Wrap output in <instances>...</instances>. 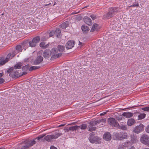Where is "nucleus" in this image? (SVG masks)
Segmentation results:
<instances>
[{
    "label": "nucleus",
    "mask_w": 149,
    "mask_h": 149,
    "mask_svg": "<svg viewBox=\"0 0 149 149\" xmlns=\"http://www.w3.org/2000/svg\"><path fill=\"white\" fill-rule=\"evenodd\" d=\"M105 120L104 119H100L98 120H93L90 121L89 123V125L88 126V131L92 132L95 130L96 129V127L94 126L95 125H97V123H102V122L103 123H104Z\"/></svg>",
    "instance_id": "f257e3e1"
},
{
    "label": "nucleus",
    "mask_w": 149,
    "mask_h": 149,
    "mask_svg": "<svg viewBox=\"0 0 149 149\" xmlns=\"http://www.w3.org/2000/svg\"><path fill=\"white\" fill-rule=\"evenodd\" d=\"M62 135L61 133L56 132L55 134L53 135H47L45 137L44 139L48 141H50L52 139H56Z\"/></svg>",
    "instance_id": "f03ea898"
},
{
    "label": "nucleus",
    "mask_w": 149,
    "mask_h": 149,
    "mask_svg": "<svg viewBox=\"0 0 149 149\" xmlns=\"http://www.w3.org/2000/svg\"><path fill=\"white\" fill-rule=\"evenodd\" d=\"M116 138L118 140H123L127 139V133L123 132L116 133L115 134Z\"/></svg>",
    "instance_id": "7ed1b4c3"
},
{
    "label": "nucleus",
    "mask_w": 149,
    "mask_h": 149,
    "mask_svg": "<svg viewBox=\"0 0 149 149\" xmlns=\"http://www.w3.org/2000/svg\"><path fill=\"white\" fill-rule=\"evenodd\" d=\"M141 142L143 144L149 146V136L146 134L143 135L140 138Z\"/></svg>",
    "instance_id": "20e7f679"
},
{
    "label": "nucleus",
    "mask_w": 149,
    "mask_h": 149,
    "mask_svg": "<svg viewBox=\"0 0 149 149\" xmlns=\"http://www.w3.org/2000/svg\"><path fill=\"white\" fill-rule=\"evenodd\" d=\"M50 52L51 55H52V57L54 58H58L62 55L61 54L58 53V49L56 48H52L50 51Z\"/></svg>",
    "instance_id": "39448f33"
},
{
    "label": "nucleus",
    "mask_w": 149,
    "mask_h": 149,
    "mask_svg": "<svg viewBox=\"0 0 149 149\" xmlns=\"http://www.w3.org/2000/svg\"><path fill=\"white\" fill-rule=\"evenodd\" d=\"M40 38L39 36H37L34 38L29 42V45L30 47H35L37 44L39 42Z\"/></svg>",
    "instance_id": "423d86ee"
},
{
    "label": "nucleus",
    "mask_w": 149,
    "mask_h": 149,
    "mask_svg": "<svg viewBox=\"0 0 149 149\" xmlns=\"http://www.w3.org/2000/svg\"><path fill=\"white\" fill-rule=\"evenodd\" d=\"M108 122L109 124L115 127H117L118 123L117 121L113 118H110L108 119Z\"/></svg>",
    "instance_id": "0eeeda50"
},
{
    "label": "nucleus",
    "mask_w": 149,
    "mask_h": 149,
    "mask_svg": "<svg viewBox=\"0 0 149 149\" xmlns=\"http://www.w3.org/2000/svg\"><path fill=\"white\" fill-rule=\"evenodd\" d=\"M9 76L13 78H15L19 77L21 75L16 69H14L9 74Z\"/></svg>",
    "instance_id": "6e6552de"
},
{
    "label": "nucleus",
    "mask_w": 149,
    "mask_h": 149,
    "mask_svg": "<svg viewBox=\"0 0 149 149\" xmlns=\"http://www.w3.org/2000/svg\"><path fill=\"white\" fill-rule=\"evenodd\" d=\"M108 11L113 16L117 13L118 11V8L115 7L109 8Z\"/></svg>",
    "instance_id": "1a4fd4ad"
},
{
    "label": "nucleus",
    "mask_w": 149,
    "mask_h": 149,
    "mask_svg": "<svg viewBox=\"0 0 149 149\" xmlns=\"http://www.w3.org/2000/svg\"><path fill=\"white\" fill-rule=\"evenodd\" d=\"M74 42L73 40L68 41L66 45V47L68 49H71L74 47Z\"/></svg>",
    "instance_id": "9d476101"
},
{
    "label": "nucleus",
    "mask_w": 149,
    "mask_h": 149,
    "mask_svg": "<svg viewBox=\"0 0 149 149\" xmlns=\"http://www.w3.org/2000/svg\"><path fill=\"white\" fill-rule=\"evenodd\" d=\"M143 129V127L142 125L140 124L139 126H136L134 130V132L136 133H138L142 131Z\"/></svg>",
    "instance_id": "9b49d317"
},
{
    "label": "nucleus",
    "mask_w": 149,
    "mask_h": 149,
    "mask_svg": "<svg viewBox=\"0 0 149 149\" xmlns=\"http://www.w3.org/2000/svg\"><path fill=\"white\" fill-rule=\"evenodd\" d=\"M51 55L50 51L49 49H46L44 51L42 55L45 58H48L50 57Z\"/></svg>",
    "instance_id": "f8f14e48"
},
{
    "label": "nucleus",
    "mask_w": 149,
    "mask_h": 149,
    "mask_svg": "<svg viewBox=\"0 0 149 149\" xmlns=\"http://www.w3.org/2000/svg\"><path fill=\"white\" fill-rule=\"evenodd\" d=\"M103 138L106 141H109L111 140V136L110 133L107 132L103 135Z\"/></svg>",
    "instance_id": "ddd939ff"
},
{
    "label": "nucleus",
    "mask_w": 149,
    "mask_h": 149,
    "mask_svg": "<svg viewBox=\"0 0 149 149\" xmlns=\"http://www.w3.org/2000/svg\"><path fill=\"white\" fill-rule=\"evenodd\" d=\"M132 144L135 143L138 141V138L136 136L131 135V140L130 141Z\"/></svg>",
    "instance_id": "4468645a"
},
{
    "label": "nucleus",
    "mask_w": 149,
    "mask_h": 149,
    "mask_svg": "<svg viewBox=\"0 0 149 149\" xmlns=\"http://www.w3.org/2000/svg\"><path fill=\"white\" fill-rule=\"evenodd\" d=\"M89 141L92 143H94L97 142V138L93 134H91L89 138Z\"/></svg>",
    "instance_id": "2eb2a0df"
},
{
    "label": "nucleus",
    "mask_w": 149,
    "mask_h": 149,
    "mask_svg": "<svg viewBox=\"0 0 149 149\" xmlns=\"http://www.w3.org/2000/svg\"><path fill=\"white\" fill-rule=\"evenodd\" d=\"M43 60V58L42 56H38L34 62V63L35 65L38 64L40 63Z\"/></svg>",
    "instance_id": "dca6fc26"
},
{
    "label": "nucleus",
    "mask_w": 149,
    "mask_h": 149,
    "mask_svg": "<svg viewBox=\"0 0 149 149\" xmlns=\"http://www.w3.org/2000/svg\"><path fill=\"white\" fill-rule=\"evenodd\" d=\"M119 129L122 130H126L128 129V126L126 125H123L122 124H119L118 127Z\"/></svg>",
    "instance_id": "f3484780"
},
{
    "label": "nucleus",
    "mask_w": 149,
    "mask_h": 149,
    "mask_svg": "<svg viewBox=\"0 0 149 149\" xmlns=\"http://www.w3.org/2000/svg\"><path fill=\"white\" fill-rule=\"evenodd\" d=\"M84 22L87 24L89 25L91 24V20L90 18L88 17H85L84 18Z\"/></svg>",
    "instance_id": "a211bd4d"
},
{
    "label": "nucleus",
    "mask_w": 149,
    "mask_h": 149,
    "mask_svg": "<svg viewBox=\"0 0 149 149\" xmlns=\"http://www.w3.org/2000/svg\"><path fill=\"white\" fill-rule=\"evenodd\" d=\"M99 29L98 25L97 24H94L91 30V32H93L94 31H97Z\"/></svg>",
    "instance_id": "6ab92c4d"
},
{
    "label": "nucleus",
    "mask_w": 149,
    "mask_h": 149,
    "mask_svg": "<svg viewBox=\"0 0 149 149\" xmlns=\"http://www.w3.org/2000/svg\"><path fill=\"white\" fill-rule=\"evenodd\" d=\"M122 115L127 118H129L133 116V113L130 112H124L123 113Z\"/></svg>",
    "instance_id": "aec40b11"
},
{
    "label": "nucleus",
    "mask_w": 149,
    "mask_h": 149,
    "mask_svg": "<svg viewBox=\"0 0 149 149\" xmlns=\"http://www.w3.org/2000/svg\"><path fill=\"white\" fill-rule=\"evenodd\" d=\"M15 56V54H11L10 53H9L7 55L6 58H5V61L7 62L10 59H11Z\"/></svg>",
    "instance_id": "412c9836"
},
{
    "label": "nucleus",
    "mask_w": 149,
    "mask_h": 149,
    "mask_svg": "<svg viewBox=\"0 0 149 149\" xmlns=\"http://www.w3.org/2000/svg\"><path fill=\"white\" fill-rule=\"evenodd\" d=\"M135 123V120L132 118H130L128 119L127 122V124L128 126H131Z\"/></svg>",
    "instance_id": "4be33fe9"
},
{
    "label": "nucleus",
    "mask_w": 149,
    "mask_h": 149,
    "mask_svg": "<svg viewBox=\"0 0 149 149\" xmlns=\"http://www.w3.org/2000/svg\"><path fill=\"white\" fill-rule=\"evenodd\" d=\"M132 145L130 141H127L123 143V146L125 147H128Z\"/></svg>",
    "instance_id": "5701e85b"
},
{
    "label": "nucleus",
    "mask_w": 149,
    "mask_h": 149,
    "mask_svg": "<svg viewBox=\"0 0 149 149\" xmlns=\"http://www.w3.org/2000/svg\"><path fill=\"white\" fill-rule=\"evenodd\" d=\"M49 45L48 44H46L44 42H42L40 44V46L42 49H45L47 48Z\"/></svg>",
    "instance_id": "b1692460"
},
{
    "label": "nucleus",
    "mask_w": 149,
    "mask_h": 149,
    "mask_svg": "<svg viewBox=\"0 0 149 149\" xmlns=\"http://www.w3.org/2000/svg\"><path fill=\"white\" fill-rule=\"evenodd\" d=\"M69 24V22L68 21H66L61 25V27L63 29H65L68 26Z\"/></svg>",
    "instance_id": "393cba45"
},
{
    "label": "nucleus",
    "mask_w": 149,
    "mask_h": 149,
    "mask_svg": "<svg viewBox=\"0 0 149 149\" xmlns=\"http://www.w3.org/2000/svg\"><path fill=\"white\" fill-rule=\"evenodd\" d=\"M81 29L83 31V32L84 33H86L87 31H88L89 29L88 27L85 25H82L81 26Z\"/></svg>",
    "instance_id": "a878e982"
},
{
    "label": "nucleus",
    "mask_w": 149,
    "mask_h": 149,
    "mask_svg": "<svg viewBox=\"0 0 149 149\" xmlns=\"http://www.w3.org/2000/svg\"><path fill=\"white\" fill-rule=\"evenodd\" d=\"M112 17L111 14L109 11L108 13L104 14L103 16V18L104 19L110 18Z\"/></svg>",
    "instance_id": "bb28decb"
},
{
    "label": "nucleus",
    "mask_w": 149,
    "mask_h": 149,
    "mask_svg": "<svg viewBox=\"0 0 149 149\" xmlns=\"http://www.w3.org/2000/svg\"><path fill=\"white\" fill-rule=\"evenodd\" d=\"M59 52H62L65 49L64 46L59 45L57 46V48Z\"/></svg>",
    "instance_id": "cd10ccee"
},
{
    "label": "nucleus",
    "mask_w": 149,
    "mask_h": 149,
    "mask_svg": "<svg viewBox=\"0 0 149 149\" xmlns=\"http://www.w3.org/2000/svg\"><path fill=\"white\" fill-rule=\"evenodd\" d=\"M61 31L58 29H56L55 32V34L56 35V36L59 38L60 36Z\"/></svg>",
    "instance_id": "c85d7f7f"
},
{
    "label": "nucleus",
    "mask_w": 149,
    "mask_h": 149,
    "mask_svg": "<svg viewBox=\"0 0 149 149\" xmlns=\"http://www.w3.org/2000/svg\"><path fill=\"white\" fill-rule=\"evenodd\" d=\"M22 64L21 63H18L16 64L13 68L14 69H20L22 68Z\"/></svg>",
    "instance_id": "c756f323"
},
{
    "label": "nucleus",
    "mask_w": 149,
    "mask_h": 149,
    "mask_svg": "<svg viewBox=\"0 0 149 149\" xmlns=\"http://www.w3.org/2000/svg\"><path fill=\"white\" fill-rule=\"evenodd\" d=\"M5 58L3 57L0 58V65H3L6 63Z\"/></svg>",
    "instance_id": "7c9ffc66"
},
{
    "label": "nucleus",
    "mask_w": 149,
    "mask_h": 149,
    "mask_svg": "<svg viewBox=\"0 0 149 149\" xmlns=\"http://www.w3.org/2000/svg\"><path fill=\"white\" fill-rule=\"evenodd\" d=\"M78 129H81V130H85L87 127V125L86 124H82L80 126H78Z\"/></svg>",
    "instance_id": "2f4dec72"
},
{
    "label": "nucleus",
    "mask_w": 149,
    "mask_h": 149,
    "mask_svg": "<svg viewBox=\"0 0 149 149\" xmlns=\"http://www.w3.org/2000/svg\"><path fill=\"white\" fill-rule=\"evenodd\" d=\"M55 34V32L54 31H51L49 33H47L46 34V35L49 36V37L46 38V39L48 38H49L51 37Z\"/></svg>",
    "instance_id": "473e14b6"
},
{
    "label": "nucleus",
    "mask_w": 149,
    "mask_h": 149,
    "mask_svg": "<svg viewBox=\"0 0 149 149\" xmlns=\"http://www.w3.org/2000/svg\"><path fill=\"white\" fill-rule=\"evenodd\" d=\"M78 129V126L75 125L71 127H69V130L74 131Z\"/></svg>",
    "instance_id": "72a5a7b5"
},
{
    "label": "nucleus",
    "mask_w": 149,
    "mask_h": 149,
    "mask_svg": "<svg viewBox=\"0 0 149 149\" xmlns=\"http://www.w3.org/2000/svg\"><path fill=\"white\" fill-rule=\"evenodd\" d=\"M146 114L145 113H141L138 116L139 119H142L144 118L146 116Z\"/></svg>",
    "instance_id": "f704fd0d"
},
{
    "label": "nucleus",
    "mask_w": 149,
    "mask_h": 149,
    "mask_svg": "<svg viewBox=\"0 0 149 149\" xmlns=\"http://www.w3.org/2000/svg\"><path fill=\"white\" fill-rule=\"evenodd\" d=\"M40 68V66H32L30 68L29 70L30 71H32L33 70H35L37 69H38Z\"/></svg>",
    "instance_id": "c9c22d12"
},
{
    "label": "nucleus",
    "mask_w": 149,
    "mask_h": 149,
    "mask_svg": "<svg viewBox=\"0 0 149 149\" xmlns=\"http://www.w3.org/2000/svg\"><path fill=\"white\" fill-rule=\"evenodd\" d=\"M29 66L28 65H26L25 66L23 67L22 69L23 71H26L29 69Z\"/></svg>",
    "instance_id": "e433bc0d"
},
{
    "label": "nucleus",
    "mask_w": 149,
    "mask_h": 149,
    "mask_svg": "<svg viewBox=\"0 0 149 149\" xmlns=\"http://www.w3.org/2000/svg\"><path fill=\"white\" fill-rule=\"evenodd\" d=\"M3 74L0 73V84H2L4 82V79L1 77Z\"/></svg>",
    "instance_id": "4c0bfd02"
},
{
    "label": "nucleus",
    "mask_w": 149,
    "mask_h": 149,
    "mask_svg": "<svg viewBox=\"0 0 149 149\" xmlns=\"http://www.w3.org/2000/svg\"><path fill=\"white\" fill-rule=\"evenodd\" d=\"M16 49L18 51V52L22 51L21 47L20 45H18L16 47Z\"/></svg>",
    "instance_id": "58836bf2"
},
{
    "label": "nucleus",
    "mask_w": 149,
    "mask_h": 149,
    "mask_svg": "<svg viewBox=\"0 0 149 149\" xmlns=\"http://www.w3.org/2000/svg\"><path fill=\"white\" fill-rule=\"evenodd\" d=\"M45 134H43L39 136L38 137L36 138V139H37L38 140H39L41 139L42 138L44 137L45 136Z\"/></svg>",
    "instance_id": "ea45409f"
},
{
    "label": "nucleus",
    "mask_w": 149,
    "mask_h": 149,
    "mask_svg": "<svg viewBox=\"0 0 149 149\" xmlns=\"http://www.w3.org/2000/svg\"><path fill=\"white\" fill-rule=\"evenodd\" d=\"M14 68L13 67H11L9 69H8L7 71V73L9 74L12 71H13L14 70Z\"/></svg>",
    "instance_id": "a19ab883"
},
{
    "label": "nucleus",
    "mask_w": 149,
    "mask_h": 149,
    "mask_svg": "<svg viewBox=\"0 0 149 149\" xmlns=\"http://www.w3.org/2000/svg\"><path fill=\"white\" fill-rule=\"evenodd\" d=\"M141 109L144 111H149V107H146L143 108Z\"/></svg>",
    "instance_id": "79ce46f5"
},
{
    "label": "nucleus",
    "mask_w": 149,
    "mask_h": 149,
    "mask_svg": "<svg viewBox=\"0 0 149 149\" xmlns=\"http://www.w3.org/2000/svg\"><path fill=\"white\" fill-rule=\"evenodd\" d=\"M103 119L104 120H105V121H104V123H103V122H102V124L103 125H102V123H97V125L98 124H99V125L98 126H99V127H102L104 125V124H105V123L106 121V120L104 119Z\"/></svg>",
    "instance_id": "37998d69"
},
{
    "label": "nucleus",
    "mask_w": 149,
    "mask_h": 149,
    "mask_svg": "<svg viewBox=\"0 0 149 149\" xmlns=\"http://www.w3.org/2000/svg\"><path fill=\"white\" fill-rule=\"evenodd\" d=\"M91 17L93 20H94L96 18V15H91Z\"/></svg>",
    "instance_id": "c03bdc74"
},
{
    "label": "nucleus",
    "mask_w": 149,
    "mask_h": 149,
    "mask_svg": "<svg viewBox=\"0 0 149 149\" xmlns=\"http://www.w3.org/2000/svg\"><path fill=\"white\" fill-rule=\"evenodd\" d=\"M145 130L149 134V125L146 127Z\"/></svg>",
    "instance_id": "a18cd8bd"
},
{
    "label": "nucleus",
    "mask_w": 149,
    "mask_h": 149,
    "mask_svg": "<svg viewBox=\"0 0 149 149\" xmlns=\"http://www.w3.org/2000/svg\"><path fill=\"white\" fill-rule=\"evenodd\" d=\"M78 45H81V47L84 45V44L82 42H81L80 41H79Z\"/></svg>",
    "instance_id": "49530a36"
},
{
    "label": "nucleus",
    "mask_w": 149,
    "mask_h": 149,
    "mask_svg": "<svg viewBox=\"0 0 149 149\" xmlns=\"http://www.w3.org/2000/svg\"><path fill=\"white\" fill-rule=\"evenodd\" d=\"M50 149H57V148L54 146H51Z\"/></svg>",
    "instance_id": "de8ad7c7"
},
{
    "label": "nucleus",
    "mask_w": 149,
    "mask_h": 149,
    "mask_svg": "<svg viewBox=\"0 0 149 149\" xmlns=\"http://www.w3.org/2000/svg\"><path fill=\"white\" fill-rule=\"evenodd\" d=\"M139 6V4L137 3L135 4H133L132 5L133 7H135V6Z\"/></svg>",
    "instance_id": "09e8293b"
},
{
    "label": "nucleus",
    "mask_w": 149,
    "mask_h": 149,
    "mask_svg": "<svg viewBox=\"0 0 149 149\" xmlns=\"http://www.w3.org/2000/svg\"><path fill=\"white\" fill-rule=\"evenodd\" d=\"M106 113V112H104L100 114V115L101 116L104 115Z\"/></svg>",
    "instance_id": "8fccbe9b"
},
{
    "label": "nucleus",
    "mask_w": 149,
    "mask_h": 149,
    "mask_svg": "<svg viewBox=\"0 0 149 149\" xmlns=\"http://www.w3.org/2000/svg\"><path fill=\"white\" fill-rule=\"evenodd\" d=\"M79 12H76V11H74L72 13V14L74 15L77 13Z\"/></svg>",
    "instance_id": "3c124183"
},
{
    "label": "nucleus",
    "mask_w": 149,
    "mask_h": 149,
    "mask_svg": "<svg viewBox=\"0 0 149 149\" xmlns=\"http://www.w3.org/2000/svg\"><path fill=\"white\" fill-rule=\"evenodd\" d=\"M27 74V72H23L22 74V75H24L25 74Z\"/></svg>",
    "instance_id": "603ef678"
},
{
    "label": "nucleus",
    "mask_w": 149,
    "mask_h": 149,
    "mask_svg": "<svg viewBox=\"0 0 149 149\" xmlns=\"http://www.w3.org/2000/svg\"><path fill=\"white\" fill-rule=\"evenodd\" d=\"M129 149H135V148L134 147L132 146Z\"/></svg>",
    "instance_id": "864d4df0"
},
{
    "label": "nucleus",
    "mask_w": 149,
    "mask_h": 149,
    "mask_svg": "<svg viewBox=\"0 0 149 149\" xmlns=\"http://www.w3.org/2000/svg\"><path fill=\"white\" fill-rule=\"evenodd\" d=\"M51 4V3H49L48 4H45L44 5V6H48V5H49L50 4Z\"/></svg>",
    "instance_id": "5fc2aeb1"
},
{
    "label": "nucleus",
    "mask_w": 149,
    "mask_h": 149,
    "mask_svg": "<svg viewBox=\"0 0 149 149\" xmlns=\"http://www.w3.org/2000/svg\"><path fill=\"white\" fill-rule=\"evenodd\" d=\"M64 125H59V127H61V126H64Z\"/></svg>",
    "instance_id": "6e6d98bb"
},
{
    "label": "nucleus",
    "mask_w": 149,
    "mask_h": 149,
    "mask_svg": "<svg viewBox=\"0 0 149 149\" xmlns=\"http://www.w3.org/2000/svg\"><path fill=\"white\" fill-rule=\"evenodd\" d=\"M118 149H123L120 147L118 148Z\"/></svg>",
    "instance_id": "4d7b16f0"
},
{
    "label": "nucleus",
    "mask_w": 149,
    "mask_h": 149,
    "mask_svg": "<svg viewBox=\"0 0 149 149\" xmlns=\"http://www.w3.org/2000/svg\"><path fill=\"white\" fill-rule=\"evenodd\" d=\"M133 7V6H132V5H131L130 6H129V7Z\"/></svg>",
    "instance_id": "13d9d810"
},
{
    "label": "nucleus",
    "mask_w": 149,
    "mask_h": 149,
    "mask_svg": "<svg viewBox=\"0 0 149 149\" xmlns=\"http://www.w3.org/2000/svg\"><path fill=\"white\" fill-rule=\"evenodd\" d=\"M145 149H149V148H146Z\"/></svg>",
    "instance_id": "bf43d9fd"
},
{
    "label": "nucleus",
    "mask_w": 149,
    "mask_h": 149,
    "mask_svg": "<svg viewBox=\"0 0 149 149\" xmlns=\"http://www.w3.org/2000/svg\"><path fill=\"white\" fill-rule=\"evenodd\" d=\"M0 149H4L1 148H0Z\"/></svg>",
    "instance_id": "052dcab7"
}]
</instances>
